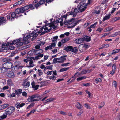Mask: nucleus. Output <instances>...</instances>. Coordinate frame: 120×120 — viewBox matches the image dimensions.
<instances>
[{"mask_svg": "<svg viewBox=\"0 0 120 120\" xmlns=\"http://www.w3.org/2000/svg\"><path fill=\"white\" fill-rule=\"evenodd\" d=\"M40 99V96L38 94H34L29 96L27 100L30 102H32L38 101Z\"/></svg>", "mask_w": 120, "mask_h": 120, "instance_id": "1", "label": "nucleus"}, {"mask_svg": "<svg viewBox=\"0 0 120 120\" xmlns=\"http://www.w3.org/2000/svg\"><path fill=\"white\" fill-rule=\"evenodd\" d=\"M15 110L14 107L13 106L9 107L5 109L4 113L7 115L11 116Z\"/></svg>", "mask_w": 120, "mask_h": 120, "instance_id": "2", "label": "nucleus"}, {"mask_svg": "<svg viewBox=\"0 0 120 120\" xmlns=\"http://www.w3.org/2000/svg\"><path fill=\"white\" fill-rule=\"evenodd\" d=\"M18 16L16 15V14L14 12H12L11 15V17L10 15H7L5 16L4 17V19L6 20V19H9L11 21H13L15 18H18Z\"/></svg>", "mask_w": 120, "mask_h": 120, "instance_id": "3", "label": "nucleus"}, {"mask_svg": "<svg viewBox=\"0 0 120 120\" xmlns=\"http://www.w3.org/2000/svg\"><path fill=\"white\" fill-rule=\"evenodd\" d=\"M13 66V64L12 63L9 61L6 62L3 64V66L6 67L8 69H10Z\"/></svg>", "mask_w": 120, "mask_h": 120, "instance_id": "4", "label": "nucleus"}, {"mask_svg": "<svg viewBox=\"0 0 120 120\" xmlns=\"http://www.w3.org/2000/svg\"><path fill=\"white\" fill-rule=\"evenodd\" d=\"M78 7H79L80 9L81 12H82L84 11L87 8L86 6L84 4H83L81 5L80 3L79 4Z\"/></svg>", "mask_w": 120, "mask_h": 120, "instance_id": "5", "label": "nucleus"}, {"mask_svg": "<svg viewBox=\"0 0 120 120\" xmlns=\"http://www.w3.org/2000/svg\"><path fill=\"white\" fill-rule=\"evenodd\" d=\"M88 46L86 44H84L80 45L79 46L78 48L80 52H82L83 51L82 48H87Z\"/></svg>", "mask_w": 120, "mask_h": 120, "instance_id": "6", "label": "nucleus"}, {"mask_svg": "<svg viewBox=\"0 0 120 120\" xmlns=\"http://www.w3.org/2000/svg\"><path fill=\"white\" fill-rule=\"evenodd\" d=\"M45 2H46V1H45L44 0H40L39 2L35 4L34 5V6L37 9L41 5Z\"/></svg>", "mask_w": 120, "mask_h": 120, "instance_id": "7", "label": "nucleus"}, {"mask_svg": "<svg viewBox=\"0 0 120 120\" xmlns=\"http://www.w3.org/2000/svg\"><path fill=\"white\" fill-rule=\"evenodd\" d=\"M25 105V104L24 103H22L21 104L19 102H17V103L15 104V106L16 107V108L18 109L20 107H23Z\"/></svg>", "mask_w": 120, "mask_h": 120, "instance_id": "8", "label": "nucleus"}, {"mask_svg": "<svg viewBox=\"0 0 120 120\" xmlns=\"http://www.w3.org/2000/svg\"><path fill=\"white\" fill-rule=\"evenodd\" d=\"M23 9H22L21 8H18L15 10L14 12L16 14H18L20 13H23V12L22 11Z\"/></svg>", "mask_w": 120, "mask_h": 120, "instance_id": "9", "label": "nucleus"}, {"mask_svg": "<svg viewBox=\"0 0 120 120\" xmlns=\"http://www.w3.org/2000/svg\"><path fill=\"white\" fill-rule=\"evenodd\" d=\"M7 21V20L4 19L3 17H0V25L4 24Z\"/></svg>", "mask_w": 120, "mask_h": 120, "instance_id": "10", "label": "nucleus"}, {"mask_svg": "<svg viewBox=\"0 0 120 120\" xmlns=\"http://www.w3.org/2000/svg\"><path fill=\"white\" fill-rule=\"evenodd\" d=\"M7 75L8 77L9 78H13L15 76L14 73L11 71L8 72Z\"/></svg>", "mask_w": 120, "mask_h": 120, "instance_id": "11", "label": "nucleus"}, {"mask_svg": "<svg viewBox=\"0 0 120 120\" xmlns=\"http://www.w3.org/2000/svg\"><path fill=\"white\" fill-rule=\"evenodd\" d=\"M72 46H68L67 47L65 46L64 49V50H65L67 52H68L70 51H71Z\"/></svg>", "mask_w": 120, "mask_h": 120, "instance_id": "12", "label": "nucleus"}, {"mask_svg": "<svg viewBox=\"0 0 120 120\" xmlns=\"http://www.w3.org/2000/svg\"><path fill=\"white\" fill-rule=\"evenodd\" d=\"M22 92V91L21 89H18L15 90V93L17 95L20 96V94H21Z\"/></svg>", "mask_w": 120, "mask_h": 120, "instance_id": "13", "label": "nucleus"}, {"mask_svg": "<svg viewBox=\"0 0 120 120\" xmlns=\"http://www.w3.org/2000/svg\"><path fill=\"white\" fill-rule=\"evenodd\" d=\"M78 51V49L77 47H73L72 46L71 51L74 53H76Z\"/></svg>", "mask_w": 120, "mask_h": 120, "instance_id": "14", "label": "nucleus"}, {"mask_svg": "<svg viewBox=\"0 0 120 120\" xmlns=\"http://www.w3.org/2000/svg\"><path fill=\"white\" fill-rule=\"evenodd\" d=\"M69 38H65L63 39H62L61 40V41L62 42V45L64 44L67 41H69Z\"/></svg>", "mask_w": 120, "mask_h": 120, "instance_id": "15", "label": "nucleus"}, {"mask_svg": "<svg viewBox=\"0 0 120 120\" xmlns=\"http://www.w3.org/2000/svg\"><path fill=\"white\" fill-rule=\"evenodd\" d=\"M110 15L111 14H109L108 15H107L106 16H105L104 17L102 21L104 22V21L109 19L110 18Z\"/></svg>", "mask_w": 120, "mask_h": 120, "instance_id": "16", "label": "nucleus"}, {"mask_svg": "<svg viewBox=\"0 0 120 120\" xmlns=\"http://www.w3.org/2000/svg\"><path fill=\"white\" fill-rule=\"evenodd\" d=\"M47 83L48 82L46 81H43L40 83L38 82V83H40L41 84V85L40 87H41L42 86H46L47 84Z\"/></svg>", "mask_w": 120, "mask_h": 120, "instance_id": "17", "label": "nucleus"}, {"mask_svg": "<svg viewBox=\"0 0 120 120\" xmlns=\"http://www.w3.org/2000/svg\"><path fill=\"white\" fill-rule=\"evenodd\" d=\"M29 9H30L31 10H33L36 8L35 6L34 7V4H30L28 5Z\"/></svg>", "mask_w": 120, "mask_h": 120, "instance_id": "18", "label": "nucleus"}, {"mask_svg": "<svg viewBox=\"0 0 120 120\" xmlns=\"http://www.w3.org/2000/svg\"><path fill=\"white\" fill-rule=\"evenodd\" d=\"M22 9H23L22 11L23 12V13L25 11L29 9L28 5H26L24 7H21Z\"/></svg>", "mask_w": 120, "mask_h": 120, "instance_id": "19", "label": "nucleus"}, {"mask_svg": "<svg viewBox=\"0 0 120 120\" xmlns=\"http://www.w3.org/2000/svg\"><path fill=\"white\" fill-rule=\"evenodd\" d=\"M2 67L1 68L2 73L6 72L8 71V69L6 67H5V66L3 67V64L2 65Z\"/></svg>", "mask_w": 120, "mask_h": 120, "instance_id": "20", "label": "nucleus"}, {"mask_svg": "<svg viewBox=\"0 0 120 120\" xmlns=\"http://www.w3.org/2000/svg\"><path fill=\"white\" fill-rule=\"evenodd\" d=\"M85 37V40L87 42H89L91 41V37L88 36H86Z\"/></svg>", "mask_w": 120, "mask_h": 120, "instance_id": "21", "label": "nucleus"}, {"mask_svg": "<svg viewBox=\"0 0 120 120\" xmlns=\"http://www.w3.org/2000/svg\"><path fill=\"white\" fill-rule=\"evenodd\" d=\"M77 107L79 109L81 110H82L81 108L82 106L80 104L79 102H78L77 104Z\"/></svg>", "mask_w": 120, "mask_h": 120, "instance_id": "22", "label": "nucleus"}, {"mask_svg": "<svg viewBox=\"0 0 120 120\" xmlns=\"http://www.w3.org/2000/svg\"><path fill=\"white\" fill-rule=\"evenodd\" d=\"M8 84L10 86H12L13 85L11 79H9L7 81Z\"/></svg>", "mask_w": 120, "mask_h": 120, "instance_id": "23", "label": "nucleus"}, {"mask_svg": "<svg viewBox=\"0 0 120 120\" xmlns=\"http://www.w3.org/2000/svg\"><path fill=\"white\" fill-rule=\"evenodd\" d=\"M69 68V67L68 68H62L60 69L59 71V72H64L65 71H66L68 70Z\"/></svg>", "mask_w": 120, "mask_h": 120, "instance_id": "24", "label": "nucleus"}, {"mask_svg": "<svg viewBox=\"0 0 120 120\" xmlns=\"http://www.w3.org/2000/svg\"><path fill=\"white\" fill-rule=\"evenodd\" d=\"M86 78V77L85 76H83L79 77L77 79V81H79L82 80L84 79H85Z\"/></svg>", "mask_w": 120, "mask_h": 120, "instance_id": "25", "label": "nucleus"}, {"mask_svg": "<svg viewBox=\"0 0 120 120\" xmlns=\"http://www.w3.org/2000/svg\"><path fill=\"white\" fill-rule=\"evenodd\" d=\"M109 44H105L102 45L101 46V49H102L105 47H107L109 46Z\"/></svg>", "mask_w": 120, "mask_h": 120, "instance_id": "26", "label": "nucleus"}, {"mask_svg": "<svg viewBox=\"0 0 120 120\" xmlns=\"http://www.w3.org/2000/svg\"><path fill=\"white\" fill-rule=\"evenodd\" d=\"M53 67V65H52L48 66H46V67H45V68L44 69V70L46 69H49L52 70V68Z\"/></svg>", "mask_w": 120, "mask_h": 120, "instance_id": "27", "label": "nucleus"}, {"mask_svg": "<svg viewBox=\"0 0 120 120\" xmlns=\"http://www.w3.org/2000/svg\"><path fill=\"white\" fill-rule=\"evenodd\" d=\"M11 60L9 58H3L2 59V61L4 62H8L10 61Z\"/></svg>", "mask_w": 120, "mask_h": 120, "instance_id": "28", "label": "nucleus"}, {"mask_svg": "<svg viewBox=\"0 0 120 120\" xmlns=\"http://www.w3.org/2000/svg\"><path fill=\"white\" fill-rule=\"evenodd\" d=\"M23 42H21V41L19 42L18 43L16 44L17 47H18L21 46L23 44Z\"/></svg>", "mask_w": 120, "mask_h": 120, "instance_id": "29", "label": "nucleus"}, {"mask_svg": "<svg viewBox=\"0 0 120 120\" xmlns=\"http://www.w3.org/2000/svg\"><path fill=\"white\" fill-rule=\"evenodd\" d=\"M22 40V38H20L18 39H16L15 41H16V43L17 44L20 42H21Z\"/></svg>", "mask_w": 120, "mask_h": 120, "instance_id": "30", "label": "nucleus"}, {"mask_svg": "<svg viewBox=\"0 0 120 120\" xmlns=\"http://www.w3.org/2000/svg\"><path fill=\"white\" fill-rule=\"evenodd\" d=\"M120 51V49H116L114 50H113V53L114 54H115L116 53H117L119 52Z\"/></svg>", "mask_w": 120, "mask_h": 120, "instance_id": "31", "label": "nucleus"}, {"mask_svg": "<svg viewBox=\"0 0 120 120\" xmlns=\"http://www.w3.org/2000/svg\"><path fill=\"white\" fill-rule=\"evenodd\" d=\"M78 8H77L75 9L74 10V12H76V13L80 11V9L79 7Z\"/></svg>", "mask_w": 120, "mask_h": 120, "instance_id": "32", "label": "nucleus"}, {"mask_svg": "<svg viewBox=\"0 0 120 120\" xmlns=\"http://www.w3.org/2000/svg\"><path fill=\"white\" fill-rule=\"evenodd\" d=\"M30 82L28 81L26 84L23 85V86L24 87H25V88L28 87L29 86Z\"/></svg>", "mask_w": 120, "mask_h": 120, "instance_id": "33", "label": "nucleus"}, {"mask_svg": "<svg viewBox=\"0 0 120 120\" xmlns=\"http://www.w3.org/2000/svg\"><path fill=\"white\" fill-rule=\"evenodd\" d=\"M120 19V17H115L112 20V21H115L118 20Z\"/></svg>", "mask_w": 120, "mask_h": 120, "instance_id": "34", "label": "nucleus"}, {"mask_svg": "<svg viewBox=\"0 0 120 120\" xmlns=\"http://www.w3.org/2000/svg\"><path fill=\"white\" fill-rule=\"evenodd\" d=\"M104 102H103L101 103L99 105V108H101L104 106Z\"/></svg>", "mask_w": 120, "mask_h": 120, "instance_id": "35", "label": "nucleus"}, {"mask_svg": "<svg viewBox=\"0 0 120 120\" xmlns=\"http://www.w3.org/2000/svg\"><path fill=\"white\" fill-rule=\"evenodd\" d=\"M98 22H96L94 24H92L90 25V27L91 28H94L96 26V25L98 23Z\"/></svg>", "mask_w": 120, "mask_h": 120, "instance_id": "36", "label": "nucleus"}, {"mask_svg": "<svg viewBox=\"0 0 120 120\" xmlns=\"http://www.w3.org/2000/svg\"><path fill=\"white\" fill-rule=\"evenodd\" d=\"M79 38L80 40V43L83 42L84 41H85V37H84L83 38Z\"/></svg>", "mask_w": 120, "mask_h": 120, "instance_id": "37", "label": "nucleus"}, {"mask_svg": "<svg viewBox=\"0 0 120 120\" xmlns=\"http://www.w3.org/2000/svg\"><path fill=\"white\" fill-rule=\"evenodd\" d=\"M29 38V36L28 35L26 36V37H24L23 38H22V41L23 42L24 41L27 40Z\"/></svg>", "mask_w": 120, "mask_h": 120, "instance_id": "38", "label": "nucleus"}, {"mask_svg": "<svg viewBox=\"0 0 120 120\" xmlns=\"http://www.w3.org/2000/svg\"><path fill=\"white\" fill-rule=\"evenodd\" d=\"M34 103H32L26 109H28L34 106Z\"/></svg>", "mask_w": 120, "mask_h": 120, "instance_id": "39", "label": "nucleus"}, {"mask_svg": "<svg viewBox=\"0 0 120 120\" xmlns=\"http://www.w3.org/2000/svg\"><path fill=\"white\" fill-rule=\"evenodd\" d=\"M66 57V56L65 55L61 56V60L62 61H63V62H64V61L66 60V58H65V57Z\"/></svg>", "mask_w": 120, "mask_h": 120, "instance_id": "40", "label": "nucleus"}, {"mask_svg": "<svg viewBox=\"0 0 120 120\" xmlns=\"http://www.w3.org/2000/svg\"><path fill=\"white\" fill-rule=\"evenodd\" d=\"M7 115L3 114L0 116V118L2 119H4L6 118L7 117Z\"/></svg>", "mask_w": 120, "mask_h": 120, "instance_id": "41", "label": "nucleus"}, {"mask_svg": "<svg viewBox=\"0 0 120 120\" xmlns=\"http://www.w3.org/2000/svg\"><path fill=\"white\" fill-rule=\"evenodd\" d=\"M116 67L115 64H113V65L112 67V70H114L115 71V70L116 69Z\"/></svg>", "mask_w": 120, "mask_h": 120, "instance_id": "42", "label": "nucleus"}, {"mask_svg": "<svg viewBox=\"0 0 120 120\" xmlns=\"http://www.w3.org/2000/svg\"><path fill=\"white\" fill-rule=\"evenodd\" d=\"M4 107V108H6L8 107L9 106V104L7 103L5 104H4L3 105Z\"/></svg>", "mask_w": 120, "mask_h": 120, "instance_id": "43", "label": "nucleus"}, {"mask_svg": "<svg viewBox=\"0 0 120 120\" xmlns=\"http://www.w3.org/2000/svg\"><path fill=\"white\" fill-rule=\"evenodd\" d=\"M56 98L48 99L49 101V102H50L52 101L56 100Z\"/></svg>", "mask_w": 120, "mask_h": 120, "instance_id": "44", "label": "nucleus"}, {"mask_svg": "<svg viewBox=\"0 0 120 120\" xmlns=\"http://www.w3.org/2000/svg\"><path fill=\"white\" fill-rule=\"evenodd\" d=\"M85 106L88 109H90L91 108L90 106L88 105V104L85 103Z\"/></svg>", "mask_w": 120, "mask_h": 120, "instance_id": "45", "label": "nucleus"}, {"mask_svg": "<svg viewBox=\"0 0 120 120\" xmlns=\"http://www.w3.org/2000/svg\"><path fill=\"white\" fill-rule=\"evenodd\" d=\"M54 0H46V2L49 4L52 2H53Z\"/></svg>", "mask_w": 120, "mask_h": 120, "instance_id": "46", "label": "nucleus"}, {"mask_svg": "<svg viewBox=\"0 0 120 120\" xmlns=\"http://www.w3.org/2000/svg\"><path fill=\"white\" fill-rule=\"evenodd\" d=\"M95 81H98L99 82H101L102 81V80L100 78H98L96 79Z\"/></svg>", "mask_w": 120, "mask_h": 120, "instance_id": "47", "label": "nucleus"}, {"mask_svg": "<svg viewBox=\"0 0 120 120\" xmlns=\"http://www.w3.org/2000/svg\"><path fill=\"white\" fill-rule=\"evenodd\" d=\"M75 41L76 42V43L77 44H80V40L79 38L76 39L75 40Z\"/></svg>", "mask_w": 120, "mask_h": 120, "instance_id": "48", "label": "nucleus"}, {"mask_svg": "<svg viewBox=\"0 0 120 120\" xmlns=\"http://www.w3.org/2000/svg\"><path fill=\"white\" fill-rule=\"evenodd\" d=\"M70 64V63H64L61 65V66H67L68 65Z\"/></svg>", "mask_w": 120, "mask_h": 120, "instance_id": "49", "label": "nucleus"}, {"mask_svg": "<svg viewBox=\"0 0 120 120\" xmlns=\"http://www.w3.org/2000/svg\"><path fill=\"white\" fill-rule=\"evenodd\" d=\"M86 73V70L85 69H83L81 71V74L82 75Z\"/></svg>", "mask_w": 120, "mask_h": 120, "instance_id": "50", "label": "nucleus"}, {"mask_svg": "<svg viewBox=\"0 0 120 120\" xmlns=\"http://www.w3.org/2000/svg\"><path fill=\"white\" fill-rule=\"evenodd\" d=\"M113 85L114 87L116 88L117 87V83L116 81H114L113 82Z\"/></svg>", "mask_w": 120, "mask_h": 120, "instance_id": "51", "label": "nucleus"}, {"mask_svg": "<svg viewBox=\"0 0 120 120\" xmlns=\"http://www.w3.org/2000/svg\"><path fill=\"white\" fill-rule=\"evenodd\" d=\"M36 51H39V52H38V53H37V54H39L41 53H42L43 52V51L42 49H39V50H37Z\"/></svg>", "mask_w": 120, "mask_h": 120, "instance_id": "52", "label": "nucleus"}, {"mask_svg": "<svg viewBox=\"0 0 120 120\" xmlns=\"http://www.w3.org/2000/svg\"><path fill=\"white\" fill-rule=\"evenodd\" d=\"M1 49L3 50H8L9 49L8 47L6 46L2 47L1 48Z\"/></svg>", "mask_w": 120, "mask_h": 120, "instance_id": "53", "label": "nucleus"}, {"mask_svg": "<svg viewBox=\"0 0 120 120\" xmlns=\"http://www.w3.org/2000/svg\"><path fill=\"white\" fill-rule=\"evenodd\" d=\"M113 29V28L107 27L106 28V30L107 31H110L112 30Z\"/></svg>", "mask_w": 120, "mask_h": 120, "instance_id": "54", "label": "nucleus"}, {"mask_svg": "<svg viewBox=\"0 0 120 120\" xmlns=\"http://www.w3.org/2000/svg\"><path fill=\"white\" fill-rule=\"evenodd\" d=\"M85 91L86 93L88 94V96L89 97H90L91 96V93L88 90H86Z\"/></svg>", "mask_w": 120, "mask_h": 120, "instance_id": "55", "label": "nucleus"}, {"mask_svg": "<svg viewBox=\"0 0 120 120\" xmlns=\"http://www.w3.org/2000/svg\"><path fill=\"white\" fill-rule=\"evenodd\" d=\"M103 30V28L100 27H99L96 30V31H99L100 32H101Z\"/></svg>", "mask_w": 120, "mask_h": 120, "instance_id": "56", "label": "nucleus"}, {"mask_svg": "<svg viewBox=\"0 0 120 120\" xmlns=\"http://www.w3.org/2000/svg\"><path fill=\"white\" fill-rule=\"evenodd\" d=\"M22 95L23 96L26 97L27 96V93L26 92H24L22 93Z\"/></svg>", "mask_w": 120, "mask_h": 120, "instance_id": "57", "label": "nucleus"}, {"mask_svg": "<svg viewBox=\"0 0 120 120\" xmlns=\"http://www.w3.org/2000/svg\"><path fill=\"white\" fill-rule=\"evenodd\" d=\"M15 47L13 46H10L9 48V49L12 50L14 49Z\"/></svg>", "mask_w": 120, "mask_h": 120, "instance_id": "58", "label": "nucleus"}, {"mask_svg": "<svg viewBox=\"0 0 120 120\" xmlns=\"http://www.w3.org/2000/svg\"><path fill=\"white\" fill-rule=\"evenodd\" d=\"M86 73H89L90 72L92 71V69H88L86 70Z\"/></svg>", "mask_w": 120, "mask_h": 120, "instance_id": "59", "label": "nucleus"}, {"mask_svg": "<svg viewBox=\"0 0 120 120\" xmlns=\"http://www.w3.org/2000/svg\"><path fill=\"white\" fill-rule=\"evenodd\" d=\"M90 84L88 83H83L82 84V85L83 86H89L90 85Z\"/></svg>", "mask_w": 120, "mask_h": 120, "instance_id": "60", "label": "nucleus"}, {"mask_svg": "<svg viewBox=\"0 0 120 120\" xmlns=\"http://www.w3.org/2000/svg\"><path fill=\"white\" fill-rule=\"evenodd\" d=\"M45 66L44 65L42 64L41 65L40 68L41 69H44L45 68Z\"/></svg>", "mask_w": 120, "mask_h": 120, "instance_id": "61", "label": "nucleus"}, {"mask_svg": "<svg viewBox=\"0 0 120 120\" xmlns=\"http://www.w3.org/2000/svg\"><path fill=\"white\" fill-rule=\"evenodd\" d=\"M34 33H35L34 32H33V31L32 32V33H31L29 35H28L29 36V37H31V36H32V37L34 36Z\"/></svg>", "mask_w": 120, "mask_h": 120, "instance_id": "62", "label": "nucleus"}, {"mask_svg": "<svg viewBox=\"0 0 120 120\" xmlns=\"http://www.w3.org/2000/svg\"><path fill=\"white\" fill-rule=\"evenodd\" d=\"M39 85H36L34 88V90H37L38 89L39 87Z\"/></svg>", "mask_w": 120, "mask_h": 120, "instance_id": "63", "label": "nucleus"}, {"mask_svg": "<svg viewBox=\"0 0 120 120\" xmlns=\"http://www.w3.org/2000/svg\"><path fill=\"white\" fill-rule=\"evenodd\" d=\"M52 72H53V74L52 75H57V74L56 73V70H55L54 71H52Z\"/></svg>", "mask_w": 120, "mask_h": 120, "instance_id": "64", "label": "nucleus"}]
</instances>
